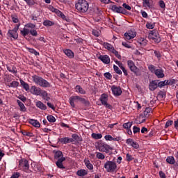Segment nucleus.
<instances>
[{
  "label": "nucleus",
  "instance_id": "1",
  "mask_svg": "<svg viewBox=\"0 0 178 178\" xmlns=\"http://www.w3.org/2000/svg\"><path fill=\"white\" fill-rule=\"evenodd\" d=\"M54 159H58L56 162V165L58 169H65L63 165V162L66 161V158L63 157V153L60 151H56L54 152Z\"/></svg>",
  "mask_w": 178,
  "mask_h": 178
},
{
  "label": "nucleus",
  "instance_id": "2",
  "mask_svg": "<svg viewBox=\"0 0 178 178\" xmlns=\"http://www.w3.org/2000/svg\"><path fill=\"white\" fill-rule=\"evenodd\" d=\"M81 102L86 106H90V102L88 100H86V99L80 97L79 96H72L70 97V104L72 108H74L76 105L74 102Z\"/></svg>",
  "mask_w": 178,
  "mask_h": 178
},
{
  "label": "nucleus",
  "instance_id": "3",
  "mask_svg": "<svg viewBox=\"0 0 178 178\" xmlns=\"http://www.w3.org/2000/svg\"><path fill=\"white\" fill-rule=\"evenodd\" d=\"M75 6L77 10L81 13H86L89 8L88 2L86 0H79L75 4Z\"/></svg>",
  "mask_w": 178,
  "mask_h": 178
},
{
  "label": "nucleus",
  "instance_id": "4",
  "mask_svg": "<svg viewBox=\"0 0 178 178\" xmlns=\"http://www.w3.org/2000/svg\"><path fill=\"white\" fill-rule=\"evenodd\" d=\"M33 81L35 84H38L40 87H44V88H48L51 87V83L48 82V81L44 79L41 76H38L37 75H34L33 76Z\"/></svg>",
  "mask_w": 178,
  "mask_h": 178
},
{
  "label": "nucleus",
  "instance_id": "5",
  "mask_svg": "<svg viewBox=\"0 0 178 178\" xmlns=\"http://www.w3.org/2000/svg\"><path fill=\"white\" fill-rule=\"evenodd\" d=\"M104 169H106L107 173H113V172L118 170V164L113 161H107L104 163Z\"/></svg>",
  "mask_w": 178,
  "mask_h": 178
},
{
  "label": "nucleus",
  "instance_id": "6",
  "mask_svg": "<svg viewBox=\"0 0 178 178\" xmlns=\"http://www.w3.org/2000/svg\"><path fill=\"white\" fill-rule=\"evenodd\" d=\"M97 149H99L100 152H106V154L109 153V151H112L113 148L109 146V145L104 143V142H99L96 145Z\"/></svg>",
  "mask_w": 178,
  "mask_h": 178
},
{
  "label": "nucleus",
  "instance_id": "7",
  "mask_svg": "<svg viewBox=\"0 0 178 178\" xmlns=\"http://www.w3.org/2000/svg\"><path fill=\"white\" fill-rule=\"evenodd\" d=\"M127 65L131 72H133V73H134V74L137 76H141V74H143V71L136 66V64H134V62H133V60H128Z\"/></svg>",
  "mask_w": 178,
  "mask_h": 178
},
{
  "label": "nucleus",
  "instance_id": "8",
  "mask_svg": "<svg viewBox=\"0 0 178 178\" xmlns=\"http://www.w3.org/2000/svg\"><path fill=\"white\" fill-rule=\"evenodd\" d=\"M19 27H20V24H16L15 28L12 30H9L7 35L10 38H14V40L17 39L19 35H17V30H19Z\"/></svg>",
  "mask_w": 178,
  "mask_h": 178
},
{
  "label": "nucleus",
  "instance_id": "9",
  "mask_svg": "<svg viewBox=\"0 0 178 178\" xmlns=\"http://www.w3.org/2000/svg\"><path fill=\"white\" fill-rule=\"evenodd\" d=\"M177 81L176 79H170L168 80H165L164 81H157V86L159 88H162V87H165V86H173V84H176Z\"/></svg>",
  "mask_w": 178,
  "mask_h": 178
},
{
  "label": "nucleus",
  "instance_id": "10",
  "mask_svg": "<svg viewBox=\"0 0 178 178\" xmlns=\"http://www.w3.org/2000/svg\"><path fill=\"white\" fill-rule=\"evenodd\" d=\"M149 40H152L154 42L159 44L161 42V37L159 36V33L156 31H150L149 33Z\"/></svg>",
  "mask_w": 178,
  "mask_h": 178
},
{
  "label": "nucleus",
  "instance_id": "11",
  "mask_svg": "<svg viewBox=\"0 0 178 178\" xmlns=\"http://www.w3.org/2000/svg\"><path fill=\"white\" fill-rule=\"evenodd\" d=\"M110 9H111V10L115 13H122V15H127V13H129L123 7H118L116 5L110 6Z\"/></svg>",
  "mask_w": 178,
  "mask_h": 178
},
{
  "label": "nucleus",
  "instance_id": "12",
  "mask_svg": "<svg viewBox=\"0 0 178 178\" xmlns=\"http://www.w3.org/2000/svg\"><path fill=\"white\" fill-rule=\"evenodd\" d=\"M100 102L102 105L108 108V109H112V105L108 104V95L102 94L100 97Z\"/></svg>",
  "mask_w": 178,
  "mask_h": 178
},
{
  "label": "nucleus",
  "instance_id": "13",
  "mask_svg": "<svg viewBox=\"0 0 178 178\" xmlns=\"http://www.w3.org/2000/svg\"><path fill=\"white\" fill-rule=\"evenodd\" d=\"M42 91H43L42 90H41L40 88L35 86H31L30 89L31 94H33V95H37V96L41 95Z\"/></svg>",
  "mask_w": 178,
  "mask_h": 178
},
{
  "label": "nucleus",
  "instance_id": "14",
  "mask_svg": "<svg viewBox=\"0 0 178 178\" xmlns=\"http://www.w3.org/2000/svg\"><path fill=\"white\" fill-rule=\"evenodd\" d=\"M111 91L115 97H119L122 95V88L119 86H113L111 87Z\"/></svg>",
  "mask_w": 178,
  "mask_h": 178
},
{
  "label": "nucleus",
  "instance_id": "15",
  "mask_svg": "<svg viewBox=\"0 0 178 178\" xmlns=\"http://www.w3.org/2000/svg\"><path fill=\"white\" fill-rule=\"evenodd\" d=\"M19 167L21 169H24L25 170H27L30 168V165L29 164V161L26 159H23L21 161H19Z\"/></svg>",
  "mask_w": 178,
  "mask_h": 178
},
{
  "label": "nucleus",
  "instance_id": "16",
  "mask_svg": "<svg viewBox=\"0 0 178 178\" xmlns=\"http://www.w3.org/2000/svg\"><path fill=\"white\" fill-rule=\"evenodd\" d=\"M158 87V80H154L149 82V90L150 91H155Z\"/></svg>",
  "mask_w": 178,
  "mask_h": 178
},
{
  "label": "nucleus",
  "instance_id": "17",
  "mask_svg": "<svg viewBox=\"0 0 178 178\" xmlns=\"http://www.w3.org/2000/svg\"><path fill=\"white\" fill-rule=\"evenodd\" d=\"M137 35V33L136 31H129L124 33V37L127 40H132Z\"/></svg>",
  "mask_w": 178,
  "mask_h": 178
},
{
  "label": "nucleus",
  "instance_id": "18",
  "mask_svg": "<svg viewBox=\"0 0 178 178\" xmlns=\"http://www.w3.org/2000/svg\"><path fill=\"white\" fill-rule=\"evenodd\" d=\"M98 59H99V60H102V62H103V63H105L106 65L111 63V58L108 55H101L98 57Z\"/></svg>",
  "mask_w": 178,
  "mask_h": 178
},
{
  "label": "nucleus",
  "instance_id": "19",
  "mask_svg": "<svg viewBox=\"0 0 178 178\" xmlns=\"http://www.w3.org/2000/svg\"><path fill=\"white\" fill-rule=\"evenodd\" d=\"M154 74L158 79H163V77H165V74H163V70L162 69H157L154 72Z\"/></svg>",
  "mask_w": 178,
  "mask_h": 178
},
{
  "label": "nucleus",
  "instance_id": "20",
  "mask_svg": "<svg viewBox=\"0 0 178 178\" xmlns=\"http://www.w3.org/2000/svg\"><path fill=\"white\" fill-rule=\"evenodd\" d=\"M143 8H145L146 9L149 8V9H151L152 8V4L151 3V0H143Z\"/></svg>",
  "mask_w": 178,
  "mask_h": 178
},
{
  "label": "nucleus",
  "instance_id": "21",
  "mask_svg": "<svg viewBox=\"0 0 178 178\" xmlns=\"http://www.w3.org/2000/svg\"><path fill=\"white\" fill-rule=\"evenodd\" d=\"M36 106L42 111H47V105L44 104V103H42L41 101H38L36 102Z\"/></svg>",
  "mask_w": 178,
  "mask_h": 178
},
{
  "label": "nucleus",
  "instance_id": "22",
  "mask_svg": "<svg viewBox=\"0 0 178 178\" xmlns=\"http://www.w3.org/2000/svg\"><path fill=\"white\" fill-rule=\"evenodd\" d=\"M40 96H42V99L44 101H49L51 99V97L48 95V92L45 90H42Z\"/></svg>",
  "mask_w": 178,
  "mask_h": 178
},
{
  "label": "nucleus",
  "instance_id": "23",
  "mask_svg": "<svg viewBox=\"0 0 178 178\" xmlns=\"http://www.w3.org/2000/svg\"><path fill=\"white\" fill-rule=\"evenodd\" d=\"M29 123L30 124H32V126H33L34 127H41V124H40V122H38V120H29Z\"/></svg>",
  "mask_w": 178,
  "mask_h": 178
},
{
  "label": "nucleus",
  "instance_id": "24",
  "mask_svg": "<svg viewBox=\"0 0 178 178\" xmlns=\"http://www.w3.org/2000/svg\"><path fill=\"white\" fill-rule=\"evenodd\" d=\"M64 54H65L70 59L74 58V53L69 49L64 50Z\"/></svg>",
  "mask_w": 178,
  "mask_h": 178
},
{
  "label": "nucleus",
  "instance_id": "25",
  "mask_svg": "<svg viewBox=\"0 0 178 178\" xmlns=\"http://www.w3.org/2000/svg\"><path fill=\"white\" fill-rule=\"evenodd\" d=\"M77 176H80L81 177H83L87 175H88V172L84 169L79 170L76 172Z\"/></svg>",
  "mask_w": 178,
  "mask_h": 178
},
{
  "label": "nucleus",
  "instance_id": "26",
  "mask_svg": "<svg viewBox=\"0 0 178 178\" xmlns=\"http://www.w3.org/2000/svg\"><path fill=\"white\" fill-rule=\"evenodd\" d=\"M20 83H21V86H22L23 88L26 90V91H29L30 90V86H29V83H26L23 80H20Z\"/></svg>",
  "mask_w": 178,
  "mask_h": 178
},
{
  "label": "nucleus",
  "instance_id": "27",
  "mask_svg": "<svg viewBox=\"0 0 178 178\" xmlns=\"http://www.w3.org/2000/svg\"><path fill=\"white\" fill-rule=\"evenodd\" d=\"M85 162V165L86 166V168H88V169H89L90 170H92L94 169V165H92L91 162H90L89 160H84Z\"/></svg>",
  "mask_w": 178,
  "mask_h": 178
},
{
  "label": "nucleus",
  "instance_id": "28",
  "mask_svg": "<svg viewBox=\"0 0 178 178\" xmlns=\"http://www.w3.org/2000/svg\"><path fill=\"white\" fill-rule=\"evenodd\" d=\"M17 102L20 108V111L22 112H26V106H24V104L23 102H20V100L17 99Z\"/></svg>",
  "mask_w": 178,
  "mask_h": 178
},
{
  "label": "nucleus",
  "instance_id": "29",
  "mask_svg": "<svg viewBox=\"0 0 178 178\" xmlns=\"http://www.w3.org/2000/svg\"><path fill=\"white\" fill-rule=\"evenodd\" d=\"M75 90L76 91V92H79V94H82L84 95L86 94V90L84 89H83V88H81V86L77 85L75 88Z\"/></svg>",
  "mask_w": 178,
  "mask_h": 178
},
{
  "label": "nucleus",
  "instance_id": "30",
  "mask_svg": "<svg viewBox=\"0 0 178 178\" xmlns=\"http://www.w3.org/2000/svg\"><path fill=\"white\" fill-rule=\"evenodd\" d=\"M104 48H106V49H108V51H112L115 49V48H113V46H112V44L108 43V42H104Z\"/></svg>",
  "mask_w": 178,
  "mask_h": 178
},
{
  "label": "nucleus",
  "instance_id": "31",
  "mask_svg": "<svg viewBox=\"0 0 178 178\" xmlns=\"http://www.w3.org/2000/svg\"><path fill=\"white\" fill-rule=\"evenodd\" d=\"M54 24H55V23L52 21H50V20H45L43 22V26H45V27L54 26Z\"/></svg>",
  "mask_w": 178,
  "mask_h": 178
},
{
  "label": "nucleus",
  "instance_id": "32",
  "mask_svg": "<svg viewBox=\"0 0 178 178\" xmlns=\"http://www.w3.org/2000/svg\"><path fill=\"white\" fill-rule=\"evenodd\" d=\"M166 162H168V163H170V165H175V157L172 156L167 157Z\"/></svg>",
  "mask_w": 178,
  "mask_h": 178
},
{
  "label": "nucleus",
  "instance_id": "33",
  "mask_svg": "<svg viewBox=\"0 0 178 178\" xmlns=\"http://www.w3.org/2000/svg\"><path fill=\"white\" fill-rule=\"evenodd\" d=\"M131 126H133V122H128L127 123L123 124L122 127L124 129H126L127 130H129Z\"/></svg>",
  "mask_w": 178,
  "mask_h": 178
},
{
  "label": "nucleus",
  "instance_id": "34",
  "mask_svg": "<svg viewBox=\"0 0 178 178\" xmlns=\"http://www.w3.org/2000/svg\"><path fill=\"white\" fill-rule=\"evenodd\" d=\"M7 70L10 72V73H13L14 74H16L17 73V70H16V67H7Z\"/></svg>",
  "mask_w": 178,
  "mask_h": 178
},
{
  "label": "nucleus",
  "instance_id": "35",
  "mask_svg": "<svg viewBox=\"0 0 178 178\" xmlns=\"http://www.w3.org/2000/svg\"><path fill=\"white\" fill-rule=\"evenodd\" d=\"M72 138H74V140H75L76 141L78 142H81L83 141V138H81V137L79 136V135H77L76 134H74L72 135Z\"/></svg>",
  "mask_w": 178,
  "mask_h": 178
},
{
  "label": "nucleus",
  "instance_id": "36",
  "mask_svg": "<svg viewBox=\"0 0 178 178\" xmlns=\"http://www.w3.org/2000/svg\"><path fill=\"white\" fill-rule=\"evenodd\" d=\"M21 34L23 35V37H26V35H28V34H30V30L24 28L23 30L21 31Z\"/></svg>",
  "mask_w": 178,
  "mask_h": 178
},
{
  "label": "nucleus",
  "instance_id": "37",
  "mask_svg": "<svg viewBox=\"0 0 178 178\" xmlns=\"http://www.w3.org/2000/svg\"><path fill=\"white\" fill-rule=\"evenodd\" d=\"M92 137L95 140H100V138H102V134L93 133L92 134Z\"/></svg>",
  "mask_w": 178,
  "mask_h": 178
},
{
  "label": "nucleus",
  "instance_id": "38",
  "mask_svg": "<svg viewBox=\"0 0 178 178\" xmlns=\"http://www.w3.org/2000/svg\"><path fill=\"white\" fill-rule=\"evenodd\" d=\"M96 158H97V159H101L102 161L105 159V155L101 152H96Z\"/></svg>",
  "mask_w": 178,
  "mask_h": 178
},
{
  "label": "nucleus",
  "instance_id": "39",
  "mask_svg": "<svg viewBox=\"0 0 178 178\" xmlns=\"http://www.w3.org/2000/svg\"><path fill=\"white\" fill-rule=\"evenodd\" d=\"M47 119L50 123H55V122H56V119H55V117L53 115H48Z\"/></svg>",
  "mask_w": 178,
  "mask_h": 178
},
{
  "label": "nucleus",
  "instance_id": "40",
  "mask_svg": "<svg viewBox=\"0 0 178 178\" xmlns=\"http://www.w3.org/2000/svg\"><path fill=\"white\" fill-rule=\"evenodd\" d=\"M8 87H13V88L19 87V82L16 81H13V82L10 83V84L8 85Z\"/></svg>",
  "mask_w": 178,
  "mask_h": 178
},
{
  "label": "nucleus",
  "instance_id": "41",
  "mask_svg": "<svg viewBox=\"0 0 178 178\" xmlns=\"http://www.w3.org/2000/svg\"><path fill=\"white\" fill-rule=\"evenodd\" d=\"M158 97H159V98H165V97H166V92L162 90L159 91Z\"/></svg>",
  "mask_w": 178,
  "mask_h": 178
},
{
  "label": "nucleus",
  "instance_id": "42",
  "mask_svg": "<svg viewBox=\"0 0 178 178\" xmlns=\"http://www.w3.org/2000/svg\"><path fill=\"white\" fill-rule=\"evenodd\" d=\"M113 69H114V71L115 72V73H117V74H122V70H120V69H119V67L114 65Z\"/></svg>",
  "mask_w": 178,
  "mask_h": 178
},
{
  "label": "nucleus",
  "instance_id": "43",
  "mask_svg": "<svg viewBox=\"0 0 178 178\" xmlns=\"http://www.w3.org/2000/svg\"><path fill=\"white\" fill-rule=\"evenodd\" d=\"M60 142L63 143V144H67L69 143V138L68 137L62 138L60 139Z\"/></svg>",
  "mask_w": 178,
  "mask_h": 178
},
{
  "label": "nucleus",
  "instance_id": "44",
  "mask_svg": "<svg viewBox=\"0 0 178 178\" xmlns=\"http://www.w3.org/2000/svg\"><path fill=\"white\" fill-rule=\"evenodd\" d=\"M111 52H113L114 55H115L118 59H122V56H120V54H119V52L116 51L115 49Z\"/></svg>",
  "mask_w": 178,
  "mask_h": 178
},
{
  "label": "nucleus",
  "instance_id": "45",
  "mask_svg": "<svg viewBox=\"0 0 178 178\" xmlns=\"http://www.w3.org/2000/svg\"><path fill=\"white\" fill-rule=\"evenodd\" d=\"M147 29H149V30H152L154 27H155V24H151L149 22H147L146 24Z\"/></svg>",
  "mask_w": 178,
  "mask_h": 178
},
{
  "label": "nucleus",
  "instance_id": "46",
  "mask_svg": "<svg viewBox=\"0 0 178 178\" xmlns=\"http://www.w3.org/2000/svg\"><path fill=\"white\" fill-rule=\"evenodd\" d=\"M29 33L31 35H33V37H37L38 35V33H37V30L35 29H32L29 31Z\"/></svg>",
  "mask_w": 178,
  "mask_h": 178
},
{
  "label": "nucleus",
  "instance_id": "47",
  "mask_svg": "<svg viewBox=\"0 0 178 178\" xmlns=\"http://www.w3.org/2000/svg\"><path fill=\"white\" fill-rule=\"evenodd\" d=\"M148 69L152 73H155L156 72V69H155V67L153 65H149Z\"/></svg>",
  "mask_w": 178,
  "mask_h": 178
},
{
  "label": "nucleus",
  "instance_id": "48",
  "mask_svg": "<svg viewBox=\"0 0 178 178\" xmlns=\"http://www.w3.org/2000/svg\"><path fill=\"white\" fill-rule=\"evenodd\" d=\"M126 159H127V162H131V161H133V159H134V158L133 157V156L130 155V154H127Z\"/></svg>",
  "mask_w": 178,
  "mask_h": 178
},
{
  "label": "nucleus",
  "instance_id": "49",
  "mask_svg": "<svg viewBox=\"0 0 178 178\" xmlns=\"http://www.w3.org/2000/svg\"><path fill=\"white\" fill-rule=\"evenodd\" d=\"M49 10H51V12H54V13H58V12L60 13V11H59V10L54 8V6H49Z\"/></svg>",
  "mask_w": 178,
  "mask_h": 178
},
{
  "label": "nucleus",
  "instance_id": "50",
  "mask_svg": "<svg viewBox=\"0 0 178 178\" xmlns=\"http://www.w3.org/2000/svg\"><path fill=\"white\" fill-rule=\"evenodd\" d=\"M104 138L106 140V141H113V137H112L111 135H106Z\"/></svg>",
  "mask_w": 178,
  "mask_h": 178
},
{
  "label": "nucleus",
  "instance_id": "51",
  "mask_svg": "<svg viewBox=\"0 0 178 178\" xmlns=\"http://www.w3.org/2000/svg\"><path fill=\"white\" fill-rule=\"evenodd\" d=\"M172 124H173V120H168L165 123V128L168 129V127H169V126H172Z\"/></svg>",
  "mask_w": 178,
  "mask_h": 178
},
{
  "label": "nucleus",
  "instance_id": "52",
  "mask_svg": "<svg viewBox=\"0 0 178 178\" xmlns=\"http://www.w3.org/2000/svg\"><path fill=\"white\" fill-rule=\"evenodd\" d=\"M23 136H26L27 137H33V133L31 132H27L26 131H24V132H22Z\"/></svg>",
  "mask_w": 178,
  "mask_h": 178
},
{
  "label": "nucleus",
  "instance_id": "53",
  "mask_svg": "<svg viewBox=\"0 0 178 178\" xmlns=\"http://www.w3.org/2000/svg\"><path fill=\"white\" fill-rule=\"evenodd\" d=\"M123 8H124V9H127V10H131V7L130 6H129L127 3H124L122 4Z\"/></svg>",
  "mask_w": 178,
  "mask_h": 178
},
{
  "label": "nucleus",
  "instance_id": "54",
  "mask_svg": "<svg viewBox=\"0 0 178 178\" xmlns=\"http://www.w3.org/2000/svg\"><path fill=\"white\" fill-rule=\"evenodd\" d=\"M104 77H106V79H108V80H111V79H112V75L109 72H106L104 74Z\"/></svg>",
  "mask_w": 178,
  "mask_h": 178
},
{
  "label": "nucleus",
  "instance_id": "55",
  "mask_svg": "<svg viewBox=\"0 0 178 178\" xmlns=\"http://www.w3.org/2000/svg\"><path fill=\"white\" fill-rule=\"evenodd\" d=\"M131 146L133 147V148H135L136 149H138L140 147L137 142H134Z\"/></svg>",
  "mask_w": 178,
  "mask_h": 178
},
{
  "label": "nucleus",
  "instance_id": "56",
  "mask_svg": "<svg viewBox=\"0 0 178 178\" xmlns=\"http://www.w3.org/2000/svg\"><path fill=\"white\" fill-rule=\"evenodd\" d=\"M159 6H160V8H162V9H165V1L161 0L159 1Z\"/></svg>",
  "mask_w": 178,
  "mask_h": 178
},
{
  "label": "nucleus",
  "instance_id": "57",
  "mask_svg": "<svg viewBox=\"0 0 178 178\" xmlns=\"http://www.w3.org/2000/svg\"><path fill=\"white\" fill-rule=\"evenodd\" d=\"M92 34L93 35H95V37H99V31L95 30V29H93L92 31Z\"/></svg>",
  "mask_w": 178,
  "mask_h": 178
},
{
  "label": "nucleus",
  "instance_id": "58",
  "mask_svg": "<svg viewBox=\"0 0 178 178\" xmlns=\"http://www.w3.org/2000/svg\"><path fill=\"white\" fill-rule=\"evenodd\" d=\"M20 177V173L19 172H15L14 173L10 178H19Z\"/></svg>",
  "mask_w": 178,
  "mask_h": 178
},
{
  "label": "nucleus",
  "instance_id": "59",
  "mask_svg": "<svg viewBox=\"0 0 178 178\" xmlns=\"http://www.w3.org/2000/svg\"><path fill=\"white\" fill-rule=\"evenodd\" d=\"M137 133H140V128L134 126V134H137Z\"/></svg>",
  "mask_w": 178,
  "mask_h": 178
},
{
  "label": "nucleus",
  "instance_id": "60",
  "mask_svg": "<svg viewBox=\"0 0 178 178\" xmlns=\"http://www.w3.org/2000/svg\"><path fill=\"white\" fill-rule=\"evenodd\" d=\"M134 141L133 140V139H131V138H129V139H127V141H126V143H127V144H128V145H133V143H134Z\"/></svg>",
  "mask_w": 178,
  "mask_h": 178
},
{
  "label": "nucleus",
  "instance_id": "61",
  "mask_svg": "<svg viewBox=\"0 0 178 178\" xmlns=\"http://www.w3.org/2000/svg\"><path fill=\"white\" fill-rule=\"evenodd\" d=\"M123 47H125V48H131V46L129 44V42H122Z\"/></svg>",
  "mask_w": 178,
  "mask_h": 178
},
{
  "label": "nucleus",
  "instance_id": "62",
  "mask_svg": "<svg viewBox=\"0 0 178 178\" xmlns=\"http://www.w3.org/2000/svg\"><path fill=\"white\" fill-rule=\"evenodd\" d=\"M154 55L155 56H156V58H158L159 59L161 58V52L155 50L154 51Z\"/></svg>",
  "mask_w": 178,
  "mask_h": 178
},
{
  "label": "nucleus",
  "instance_id": "63",
  "mask_svg": "<svg viewBox=\"0 0 178 178\" xmlns=\"http://www.w3.org/2000/svg\"><path fill=\"white\" fill-rule=\"evenodd\" d=\"M26 3L27 5L33 6L35 3V2H34V0H28L26 1Z\"/></svg>",
  "mask_w": 178,
  "mask_h": 178
},
{
  "label": "nucleus",
  "instance_id": "64",
  "mask_svg": "<svg viewBox=\"0 0 178 178\" xmlns=\"http://www.w3.org/2000/svg\"><path fill=\"white\" fill-rule=\"evenodd\" d=\"M159 176L161 178H166V175L163 173V171L159 172Z\"/></svg>",
  "mask_w": 178,
  "mask_h": 178
}]
</instances>
